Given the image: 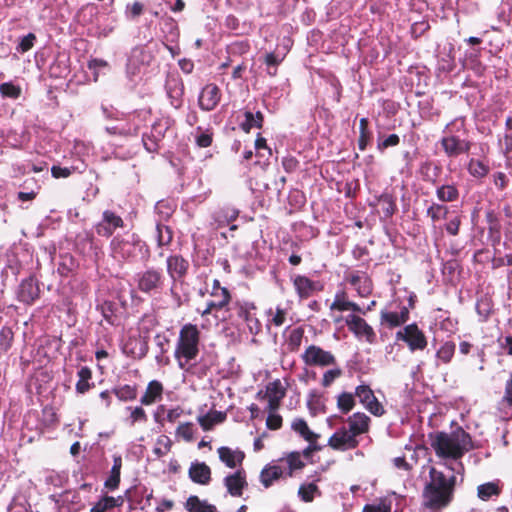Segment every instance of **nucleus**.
Instances as JSON below:
<instances>
[{
  "instance_id": "18",
  "label": "nucleus",
  "mask_w": 512,
  "mask_h": 512,
  "mask_svg": "<svg viewBox=\"0 0 512 512\" xmlns=\"http://www.w3.org/2000/svg\"><path fill=\"white\" fill-rule=\"evenodd\" d=\"M221 99V90L214 84H207L200 92L198 105L203 111H212L219 104Z\"/></svg>"
},
{
  "instance_id": "4",
  "label": "nucleus",
  "mask_w": 512,
  "mask_h": 512,
  "mask_svg": "<svg viewBox=\"0 0 512 512\" xmlns=\"http://www.w3.org/2000/svg\"><path fill=\"white\" fill-rule=\"evenodd\" d=\"M112 256L115 259L133 262L146 248L145 242L136 233L115 236L110 243Z\"/></svg>"
},
{
  "instance_id": "38",
  "label": "nucleus",
  "mask_w": 512,
  "mask_h": 512,
  "mask_svg": "<svg viewBox=\"0 0 512 512\" xmlns=\"http://www.w3.org/2000/svg\"><path fill=\"white\" fill-rule=\"evenodd\" d=\"M121 468H122L121 457L120 456L114 457L113 466L111 468L110 475L104 483L105 488L113 491L119 487Z\"/></svg>"
},
{
  "instance_id": "10",
  "label": "nucleus",
  "mask_w": 512,
  "mask_h": 512,
  "mask_svg": "<svg viewBox=\"0 0 512 512\" xmlns=\"http://www.w3.org/2000/svg\"><path fill=\"white\" fill-rule=\"evenodd\" d=\"M234 308L237 316L241 318L247 325L249 332L256 336L262 331V324L256 316V305L249 301H235Z\"/></svg>"
},
{
  "instance_id": "29",
  "label": "nucleus",
  "mask_w": 512,
  "mask_h": 512,
  "mask_svg": "<svg viewBox=\"0 0 512 512\" xmlns=\"http://www.w3.org/2000/svg\"><path fill=\"white\" fill-rule=\"evenodd\" d=\"M77 377L75 390L78 394L84 395L95 387L92 381L93 372L90 367L82 366L77 372Z\"/></svg>"
},
{
  "instance_id": "11",
  "label": "nucleus",
  "mask_w": 512,
  "mask_h": 512,
  "mask_svg": "<svg viewBox=\"0 0 512 512\" xmlns=\"http://www.w3.org/2000/svg\"><path fill=\"white\" fill-rule=\"evenodd\" d=\"M345 323L348 330L355 335V337L364 338L369 344L376 342V333L373 327L368 322L357 314H349L345 318Z\"/></svg>"
},
{
  "instance_id": "54",
  "label": "nucleus",
  "mask_w": 512,
  "mask_h": 512,
  "mask_svg": "<svg viewBox=\"0 0 512 512\" xmlns=\"http://www.w3.org/2000/svg\"><path fill=\"white\" fill-rule=\"evenodd\" d=\"M14 334L11 328L2 327L0 330V352L6 353L12 346Z\"/></svg>"
},
{
  "instance_id": "46",
  "label": "nucleus",
  "mask_w": 512,
  "mask_h": 512,
  "mask_svg": "<svg viewBox=\"0 0 512 512\" xmlns=\"http://www.w3.org/2000/svg\"><path fill=\"white\" fill-rule=\"evenodd\" d=\"M285 461L288 465V473L287 474L289 477H292L295 471L301 470L305 467V463L301 459V453L297 452V451L289 453L286 456Z\"/></svg>"
},
{
  "instance_id": "36",
  "label": "nucleus",
  "mask_w": 512,
  "mask_h": 512,
  "mask_svg": "<svg viewBox=\"0 0 512 512\" xmlns=\"http://www.w3.org/2000/svg\"><path fill=\"white\" fill-rule=\"evenodd\" d=\"M467 170L472 177L482 179L488 175L490 167L488 161L471 158L468 162Z\"/></svg>"
},
{
  "instance_id": "1",
  "label": "nucleus",
  "mask_w": 512,
  "mask_h": 512,
  "mask_svg": "<svg viewBox=\"0 0 512 512\" xmlns=\"http://www.w3.org/2000/svg\"><path fill=\"white\" fill-rule=\"evenodd\" d=\"M456 476H446L442 471L431 467L428 480L422 491L423 506L431 510H442L454 498Z\"/></svg>"
},
{
  "instance_id": "30",
  "label": "nucleus",
  "mask_w": 512,
  "mask_h": 512,
  "mask_svg": "<svg viewBox=\"0 0 512 512\" xmlns=\"http://www.w3.org/2000/svg\"><path fill=\"white\" fill-rule=\"evenodd\" d=\"M163 394V385L157 380H152L148 383L145 393L140 399L142 405H151L158 399H161Z\"/></svg>"
},
{
  "instance_id": "28",
  "label": "nucleus",
  "mask_w": 512,
  "mask_h": 512,
  "mask_svg": "<svg viewBox=\"0 0 512 512\" xmlns=\"http://www.w3.org/2000/svg\"><path fill=\"white\" fill-rule=\"evenodd\" d=\"M330 310L339 312L352 311L354 312L353 314H355L361 311V307L348 299L345 290H341L335 294L334 301L330 305Z\"/></svg>"
},
{
  "instance_id": "62",
  "label": "nucleus",
  "mask_w": 512,
  "mask_h": 512,
  "mask_svg": "<svg viewBox=\"0 0 512 512\" xmlns=\"http://www.w3.org/2000/svg\"><path fill=\"white\" fill-rule=\"evenodd\" d=\"M362 512H391V504L381 500L378 504H366Z\"/></svg>"
},
{
  "instance_id": "23",
  "label": "nucleus",
  "mask_w": 512,
  "mask_h": 512,
  "mask_svg": "<svg viewBox=\"0 0 512 512\" xmlns=\"http://www.w3.org/2000/svg\"><path fill=\"white\" fill-rule=\"evenodd\" d=\"M293 286L300 299H308L314 292L321 291L323 286L304 275H297L293 279Z\"/></svg>"
},
{
  "instance_id": "41",
  "label": "nucleus",
  "mask_w": 512,
  "mask_h": 512,
  "mask_svg": "<svg viewBox=\"0 0 512 512\" xmlns=\"http://www.w3.org/2000/svg\"><path fill=\"white\" fill-rule=\"evenodd\" d=\"M378 203L383 213L384 218H391L397 211V204L395 198L388 193L382 194L378 198Z\"/></svg>"
},
{
  "instance_id": "9",
  "label": "nucleus",
  "mask_w": 512,
  "mask_h": 512,
  "mask_svg": "<svg viewBox=\"0 0 512 512\" xmlns=\"http://www.w3.org/2000/svg\"><path fill=\"white\" fill-rule=\"evenodd\" d=\"M439 143L445 156L449 159H456L461 155L468 154L472 147L470 140L454 134L443 136Z\"/></svg>"
},
{
  "instance_id": "33",
  "label": "nucleus",
  "mask_w": 512,
  "mask_h": 512,
  "mask_svg": "<svg viewBox=\"0 0 512 512\" xmlns=\"http://www.w3.org/2000/svg\"><path fill=\"white\" fill-rule=\"evenodd\" d=\"M283 475V470L277 465H266L260 473V481L265 488L272 486L274 481L280 479Z\"/></svg>"
},
{
  "instance_id": "12",
  "label": "nucleus",
  "mask_w": 512,
  "mask_h": 512,
  "mask_svg": "<svg viewBox=\"0 0 512 512\" xmlns=\"http://www.w3.org/2000/svg\"><path fill=\"white\" fill-rule=\"evenodd\" d=\"M190 264L180 254H173L166 259V270L173 284L176 282H183L187 276Z\"/></svg>"
},
{
  "instance_id": "14",
  "label": "nucleus",
  "mask_w": 512,
  "mask_h": 512,
  "mask_svg": "<svg viewBox=\"0 0 512 512\" xmlns=\"http://www.w3.org/2000/svg\"><path fill=\"white\" fill-rule=\"evenodd\" d=\"M209 294L213 299L206 303V307L204 310H198V313H200L202 317L208 316L213 312L229 310L228 306L232 302V294L227 288H224V290H220L217 292H209Z\"/></svg>"
},
{
  "instance_id": "5",
  "label": "nucleus",
  "mask_w": 512,
  "mask_h": 512,
  "mask_svg": "<svg viewBox=\"0 0 512 512\" xmlns=\"http://www.w3.org/2000/svg\"><path fill=\"white\" fill-rule=\"evenodd\" d=\"M164 286L165 276L160 269L150 267L137 275V288L144 294H160Z\"/></svg>"
},
{
  "instance_id": "27",
  "label": "nucleus",
  "mask_w": 512,
  "mask_h": 512,
  "mask_svg": "<svg viewBox=\"0 0 512 512\" xmlns=\"http://www.w3.org/2000/svg\"><path fill=\"white\" fill-rule=\"evenodd\" d=\"M217 453L221 462H223L226 467L230 469H234L237 466H241L245 454L241 450H232L230 447L221 446L217 449Z\"/></svg>"
},
{
  "instance_id": "34",
  "label": "nucleus",
  "mask_w": 512,
  "mask_h": 512,
  "mask_svg": "<svg viewBox=\"0 0 512 512\" xmlns=\"http://www.w3.org/2000/svg\"><path fill=\"white\" fill-rule=\"evenodd\" d=\"M501 491H502V487L498 480L492 481V482H487V483H483L477 487V496L482 501H488L492 497L499 496Z\"/></svg>"
},
{
  "instance_id": "40",
  "label": "nucleus",
  "mask_w": 512,
  "mask_h": 512,
  "mask_svg": "<svg viewBox=\"0 0 512 512\" xmlns=\"http://www.w3.org/2000/svg\"><path fill=\"white\" fill-rule=\"evenodd\" d=\"M245 121L241 123L240 127L245 133H249L253 127L261 129L263 127L264 116L262 112L258 111L253 114L251 111L244 113Z\"/></svg>"
},
{
  "instance_id": "8",
  "label": "nucleus",
  "mask_w": 512,
  "mask_h": 512,
  "mask_svg": "<svg viewBox=\"0 0 512 512\" xmlns=\"http://www.w3.org/2000/svg\"><path fill=\"white\" fill-rule=\"evenodd\" d=\"M172 122L173 121L168 117L160 118L153 123L149 134H143L142 142L144 148L149 153H157L159 151V143L165 137V134L171 127Z\"/></svg>"
},
{
  "instance_id": "57",
  "label": "nucleus",
  "mask_w": 512,
  "mask_h": 512,
  "mask_svg": "<svg viewBox=\"0 0 512 512\" xmlns=\"http://www.w3.org/2000/svg\"><path fill=\"white\" fill-rule=\"evenodd\" d=\"M342 374H343V371L339 367L325 371L322 376L321 385L324 388L330 387L336 379H338L339 377L342 376Z\"/></svg>"
},
{
  "instance_id": "52",
  "label": "nucleus",
  "mask_w": 512,
  "mask_h": 512,
  "mask_svg": "<svg viewBox=\"0 0 512 512\" xmlns=\"http://www.w3.org/2000/svg\"><path fill=\"white\" fill-rule=\"evenodd\" d=\"M120 503H116L115 498L112 496L102 497L93 507L90 512H106L114 507H119Z\"/></svg>"
},
{
  "instance_id": "20",
  "label": "nucleus",
  "mask_w": 512,
  "mask_h": 512,
  "mask_svg": "<svg viewBox=\"0 0 512 512\" xmlns=\"http://www.w3.org/2000/svg\"><path fill=\"white\" fill-rule=\"evenodd\" d=\"M246 477V471L243 468H239L224 478V485L232 497L242 496L243 490L248 486Z\"/></svg>"
},
{
  "instance_id": "32",
  "label": "nucleus",
  "mask_w": 512,
  "mask_h": 512,
  "mask_svg": "<svg viewBox=\"0 0 512 512\" xmlns=\"http://www.w3.org/2000/svg\"><path fill=\"white\" fill-rule=\"evenodd\" d=\"M286 387H284L279 379H276L272 382H269L266 385L265 394L262 395V392H258V398L264 399H280L283 400L286 396Z\"/></svg>"
},
{
  "instance_id": "16",
  "label": "nucleus",
  "mask_w": 512,
  "mask_h": 512,
  "mask_svg": "<svg viewBox=\"0 0 512 512\" xmlns=\"http://www.w3.org/2000/svg\"><path fill=\"white\" fill-rule=\"evenodd\" d=\"M359 441L347 430L346 427L339 428L328 439V446L334 450L346 451L357 448Z\"/></svg>"
},
{
  "instance_id": "60",
  "label": "nucleus",
  "mask_w": 512,
  "mask_h": 512,
  "mask_svg": "<svg viewBox=\"0 0 512 512\" xmlns=\"http://www.w3.org/2000/svg\"><path fill=\"white\" fill-rule=\"evenodd\" d=\"M127 409L131 411L130 417H129L131 425H134L137 422H143V423L147 422V420H148L147 414L141 406H137L134 408L128 407Z\"/></svg>"
},
{
  "instance_id": "26",
  "label": "nucleus",
  "mask_w": 512,
  "mask_h": 512,
  "mask_svg": "<svg viewBox=\"0 0 512 512\" xmlns=\"http://www.w3.org/2000/svg\"><path fill=\"white\" fill-rule=\"evenodd\" d=\"M346 422L348 424L347 430L355 438L369 431L370 418L365 413L356 412L349 416Z\"/></svg>"
},
{
  "instance_id": "49",
  "label": "nucleus",
  "mask_w": 512,
  "mask_h": 512,
  "mask_svg": "<svg viewBox=\"0 0 512 512\" xmlns=\"http://www.w3.org/2000/svg\"><path fill=\"white\" fill-rule=\"evenodd\" d=\"M304 330L301 327L293 329L287 339V348L290 352H297L302 344Z\"/></svg>"
},
{
  "instance_id": "19",
  "label": "nucleus",
  "mask_w": 512,
  "mask_h": 512,
  "mask_svg": "<svg viewBox=\"0 0 512 512\" xmlns=\"http://www.w3.org/2000/svg\"><path fill=\"white\" fill-rule=\"evenodd\" d=\"M409 319V308L405 306H401L399 311L382 310L380 312V324L388 329L400 327Z\"/></svg>"
},
{
  "instance_id": "53",
  "label": "nucleus",
  "mask_w": 512,
  "mask_h": 512,
  "mask_svg": "<svg viewBox=\"0 0 512 512\" xmlns=\"http://www.w3.org/2000/svg\"><path fill=\"white\" fill-rule=\"evenodd\" d=\"M284 60V56L280 57L275 52L267 53L264 58V63L268 66L267 73L274 77L277 74V66Z\"/></svg>"
},
{
  "instance_id": "44",
  "label": "nucleus",
  "mask_w": 512,
  "mask_h": 512,
  "mask_svg": "<svg viewBox=\"0 0 512 512\" xmlns=\"http://www.w3.org/2000/svg\"><path fill=\"white\" fill-rule=\"evenodd\" d=\"M456 350V345L453 341L444 342L436 352V357L443 364L451 362Z\"/></svg>"
},
{
  "instance_id": "25",
  "label": "nucleus",
  "mask_w": 512,
  "mask_h": 512,
  "mask_svg": "<svg viewBox=\"0 0 512 512\" xmlns=\"http://www.w3.org/2000/svg\"><path fill=\"white\" fill-rule=\"evenodd\" d=\"M211 468L205 462H192L188 476L190 480L198 485H208L211 482Z\"/></svg>"
},
{
  "instance_id": "37",
  "label": "nucleus",
  "mask_w": 512,
  "mask_h": 512,
  "mask_svg": "<svg viewBox=\"0 0 512 512\" xmlns=\"http://www.w3.org/2000/svg\"><path fill=\"white\" fill-rule=\"evenodd\" d=\"M459 195L458 187L455 184H443L436 189V196L442 203L457 201Z\"/></svg>"
},
{
  "instance_id": "50",
  "label": "nucleus",
  "mask_w": 512,
  "mask_h": 512,
  "mask_svg": "<svg viewBox=\"0 0 512 512\" xmlns=\"http://www.w3.org/2000/svg\"><path fill=\"white\" fill-rule=\"evenodd\" d=\"M355 406V399L352 393L342 392L337 397V407L343 413H349Z\"/></svg>"
},
{
  "instance_id": "42",
  "label": "nucleus",
  "mask_w": 512,
  "mask_h": 512,
  "mask_svg": "<svg viewBox=\"0 0 512 512\" xmlns=\"http://www.w3.org/2000/svg\"><path fill=\"white\" fill-rule=\"evenodd\" d=\"M449 207L443 203L433 202L426 210V215L429 217L433 224L440 220L447 218L449 214Z\"/></svg>"
},
{
  "instance_id": "61",
  "label": "nucleus",
  "mask_w": 512,
  "mask_h": 512,
  "mask_svg": "<svg viewBox=\"0 0 512 512\" xmlns=\"http://www.w3.org/2000/svg\"><path fill=\"white\" fill-rule=\"evenodd\" d=\"M35 40L36 36L33 33H29L26 36L22 37L17 46V51L20 53L28 52L33 48Z\"/></svg>"
},
{
  "instance_id": "21",
  "label": "nucleus",
  "mask_w": 512,
  "mask_h": 512,
  "mask_svg": "<svg viewBox=\"0 0 512 512\" xmlns=\"http://www.w3.org/2000/svg\"><path fill=\"white\" fill-rule=\"evenodd\" d=\"M345 280L355 288L359 297L366 298L372 294L373 284L365 273L359 271L348 273L345 275Z\"/></svg>"
},
{
  "instance_id": "6",
  "label": "nucleus",
  "mask_w": 512,
  "mask_h": 512,
  "mask_svg": "<svg viewBox=\"0 0 512 512\" xmlns=\"http://www.w3.org/2000/svg\"><path fill=\"white\" fill-rule=\"evenodd\" d=\"M395 338L397 341H403L411 352L423 351L428 345L425 333L415 322L407 324L397 331Z\"/></svg>"
},
{
  "instance_id": "17",
  "label": "nucleus",
  "mask_w": 512,
  "mask_h": 512,
  "mask_svg": "<svg viewBox=\"0 0 512 512\" xmlns=\"http://www.w3.org/2000/svg\"><path fill=\"white\" fill-rule=\"evenodd\" d=\"M124 226L123 219L111 210H105L102 220L95 225L96 233L99 236L109 238L117 228Z\"/></svg>"
},
{
  "instance_id": "45",
  "label": "nucleus",
  "mask_w": 512,
  "mask_h": 512,
  "mask_svg": "<svg viewBox=\"0 0 512 512\" xmlns=\"http://www.w3.org/2000/svg\"><path fill=\"white\" fill-rule=\"evenodd\" d=\"M315 495H321V491L319 490V487L315 483L300 485L298 489V496L302 501L306 503L312 502L315 498Z\"/></svg>"
},
{
  "instance_id": "22",
  "label": "nucleus",
  "mask_w": 512,
  "mask_h": 512,
  "mask_svg": "<svg viewBox=\"0 0 512 512\" xmlns=\"http://www.w3.org/2000/svg\"><path fill=\"white\" fill-rule=\"evenodd\" d=\"M166 92L171 105L178 109L183 104L184 83L179 76L171 75L166 80Z\"/></svg>"
},
{
  "instance_id": "58",
  "label": "nucleus",
  "mask_w": 512,
  "mask_h": 512,
  "mask_svg": "<svg viewBox=\"0 0 512 512\" xmlns=\"http://www.w3.org/2000/svg\"><path fill=\"white\" fill-rule=\"evenodd\" d=\"M0 93L3 97L17 99L21 94V89L11 82H5L0 85Z\"/></svg>"
},
{
  "instance_id": "56",
  "label": "nucleus",
  "mask_w": 512,
  "mask_h": 512,
  "mask_svg": "<svg viewBox=\"0 0 512 512\" xmlns=\"http://www.w3.org/2000/svg\"><path fill=\"white\" fill-rule=\"evenodd\" d=\"M250 50V44L248 41H235L231 43L228 48V54L230 56H241L248 53Z\"/></svg>"
},
{
  "instance_id": "31",
  "label": "nucleus",
  "mask_w": 512,
  "mask_h": 512,
  "mask_svg": "<svg viewBox=\"0 0 512 512\" xmlns=\"http://www.w3.org/2000/svg\"><path fill=\"white\" fill-rule=\"evenodd\" d=\"M291 428L307 442H317L319 435L314 433L303 418H296L292 421Z\"/></svg>"
},
{
  "instance_id": "48",
  "label": "nucleus",
  "mask_w": 512,
  "mask_h": 512,
  "mask_svg": "<svg viewBox=\"0 0 512 512\" xmlns=\"http://www.w3.org/2000/svg\"><path fill=\"white\" fill-rule=\"evenodd\" d=\"M157 244L158 246H168L173 240V230L164 224H157Z\"/></svg>"
},
{
  "instance_id": "51",
  "label": "nucleus",
  "mask_w": 512,
  "mask_h": 512,
  "mask_svg": "<svg viewBox=\"0 0 512 512\" xmlns=\"http://www.w3.org/2000/svg\"><path fill=\"white\" fill-rule=\"evenodd\" d=\"M172 444V440L167 435H160L156 440L153 453L157 458H161L170 452Z\"/></svg>"
},
{
  "instance_id": "2",
  "label": "nucleus",
  "mask_w": 512,
  "mask_h": 512,
  "mask_svg": "<svg viewBox=\"0 0 512 512\" xmlns=\"http://www.w3.org/2000/svg\"><path fill=\"white\" fill-rule=\"evenodd\" d=\"M428 437L436 456L441 459L459 460L474 449L470 434L461 426H457L450 433L436 431L430 433Z\"/></svg>"
},
{
  "instance_id": "7",
  "label": "nucleus",
  "mask_w": 512,
  "mask_h": 512,
  "mask_svg": "<svg viewBox=\"0 0 512 512\" xmlns=\"http://www.w3.org/2000/svg\"><path fill=\"white\" fill-rule=\"evenodd\" d=\"M302 362L309 367H329L335 366L337 360L335 355L322 347L315 344L307 346L304 352L301 354Z\"/></svg>"
},
{
  "instance_id": "3",
  "label": "nucleus",
  "mask_w": 512,
  "mask_h": 512,
  "mask_svg": "<svg viewBox=\"0 0 512 512\" xmlns=\"http://www.w3.org/2000/svg\"><path fill=\"white\" fill-rule=\"evenodd\" d=\"M200 335L195 324L187 323L181 327L174 351L179 368L185 369L199 355Z\"/></svg>"
},
{
  "instance_id": "39",
  "label": "nucleus",
  "mask_w": 512,
  "mask_h": 512,
  "mask_svg": "<svg viewBox=\"0 0 512 512\" xmlns=\"http://www.w3.org/2000/svg\"><path fill=\"white\" fill-rule=\"evenodd\" d=\"M226 419V414L221 411H213L198 417V422L204 431H209L215 424L222 423Z\"/></svg>"
},
{
  "instance_id": "35",
  "label": "nucleus",
  "mask_w": 512,
  "mask_h": 512,
  "mask_svg": "<svg viewBox=\"0 0 512 512\" xmlns=\"http://www.w3.org/2000/svg\"><path fill=\"white\" fill-rule=\"evenodd\" d=\"M185 509L189 512H216V507L198 496L191 495L185 502Z\"/></svg>"
},
{
  "instance_id": "63",
  "label": "nucleus",
  "mask_w": 512,
  "mask_h": 512,
  "mask_svg": "<svg viewBox=\"0 0 512 512\" xmlns=\"http://www.w3.org/2000/svg\"><path fill=\"white\" fill-rule=\"evenodd\" d=\"M492 180L495 187L500 191L505 190L509 185V179L507 175L501 171L495 172L492 175Z\"/></svg>"
},
{
  "instance_id": "55",
  "label": "nucleus",
  "mask_w": 512,
  "mask_h": 512,
  "mask_svg": "<svg viewBox=\"0 0 512 512\" xmlns=\"http://www.w3.org/2000/svg\"><path fill=\"white\" fill-rule=\"evenodd\" d=\"M463 216L459 213H455L453 217H450L448 222L444 225L446 232L451 236H457L460 232L462 225Z\"/></svg>"
},
{
  "instance_id": "59",
  "label": "nucleus",
  "mask_w": 512,
  "mask_h": 512,
  "mask_svg": "<svg viewBox=\"0 0 512 512\" xmlns=\"http://www.w3.org/2000/svg\"><path fill=\"white\" fill-rule=\"evenodd\" d=\"M176 435L183 438L187 442H191L194 438L193 423L186 422L180 424L176 429Z\"/></svg>"
},
{
  "instance_id": "24",
  "label": "nucleus",
  "mask_w": 512,
  "mask_h": 512,
  "mask_svg": "<svg viewBox=\"0 0 512 512\" xmlns=\"http://www.w3.org/2000/svg\"><path fill=\"white\" fill-rule=\"evenodd\" d=\"M149 350L148 342L141 337H129L123 347V352L134 359H143Z\"/></svg>"
},
{
  "instance_id": "64",
  "label": "nucleus",
  "mask_w": 512,
  "mask_h": 512,
  "mask_svg": "<svg viewBox=\"0 0 512 512\" xmlns=\"http://www.w3.org/2000/svg\"><path fill=\"white\" fill-rule=\"evenodd\" d=\"M502 402L509 408H512V372L505 382Z\"/></svg>"
},
{
  "instance_id": "15",
  "label": "nucleus",
  "mask_w": 512,
  "mask_h": 512,
  "mask_svg": "<svg viewBox=\"0 0 512 512\" xmlns=\"http://www.w3.org/2000/svg\"><path fill=\"white\" fill-rule=\"evenodd\" d=\"M40 297V287L35 276L21 281L17 289V299L25 305H32Z\"/></svg>"
},
{
  "instance_id": "43",
  "label": "nucleus",
  "mask_w": 512,
  "mask_h": 512,
  "mask_svg": "<svg viewBox=\"0 0 512 512\" xmlns=\"http://www.w3.org/2000/svg\"><path fill=\"white\" fill-rule=\"evenodd\" d=\"M372 138V133L369 130V121L367 118H361L359 122V138H358V148L361 151L366 150L370 140Z\"/></svg>"
},
{
  "instance_id": "13",
  "label": "nucleus",
  "mask_w": 512,
  "mask_h": 512,
  "mask_svg": "<svg viewBox=\"0 0 512 512\" xmlns=\"http://www.w3.org/2000/svg\"><path fill=\"white\" fill-rule=\"evenodd\" d=\"M355 396L359 398L360 403L374 416H382L385 413L383 405L375 397L369 385L362 384L357 386Z\"/></svg>"
},
{
  "instance_id": "47",
  "label": "nucleus",
  "mask_w": 512,
  "mask_h": 512,
  "mask_svg": "<svg viewBox=\"0 0 512 512\" xmlns=\"http://www.w3.org/2000/svg\"><path fill=\"white\" fill-rule=\"evenodd\" d=\"M113 393L120 401H132L137 398V387L125 384L114 388Z\"/></svg>"
}]
</instances>
